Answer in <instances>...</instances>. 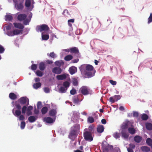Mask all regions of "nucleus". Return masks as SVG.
<instances>
[{
    "mask_svg": "<svg viewBox=\"0 0 152 152\" xmlns=\"http://www.w3.org/2000/svg\"><path fill=\"white\" fill-rule=\"evenodd\" d=\"M85 75L88 78H90L94 76L96 71L94 69L93 66L90 64H87L85 68Z\"/></svg>",
    "mask_w": 152,
    "mask_h": 152,
    "instance_id": "nucleus-1",
    "label": "nucleus"
},
{
    "mask_svg": "<svg viewBox=\"0 0 152 152\" xmlns=\"http://www.w3.org/2000/svg\"><path fill=\"white\" fill-rule=\"evenodd\" d=\"M90 89L87 86H83L79 90V92L84 95H86L90 94Z\"/></svg>",
    "mask_w": 152,
    "mask_h": 152,
    "instance_id": "nucleus-2",
    "label": "nucleus"
},
{
    "mask_svg": "<svg viewBox=\"0 0 152 152\" xmlns=\"http://www.w3.org/2000/svg\"><path fill=\"white\" fill-rule=\"evenodd\" d=\"M78 135L77 132L75 129H71L68 135V137L71 140H74Z\"/></svg>",
    "mask_w": 152,
    "mask_h": 152,
    "instance_id": "nucleus-3",
    "label": "nucleus"
},
{
    "mask_svg": "<svg viewBox=\"0 0 152 152\" xmlns=\"http://www.w3.org/2000/svg\"><path fill=\"white\" fill-rule=\"evenodd\" d=\"M92 134L87 131H85L83 133V137L85 140L89 142L92 141L93 139Z\"/></svg>",
    "mask_w": 152,
    "mask_h": 152,
    "instance_id": "nucleus-4",
    "label": "nucleus"
},
{
    "mask_svg": "<svg viewBox=\"0 0 152 152\" xmlns=\"http://www.w3.org/2000/svg\"><path fill=\"white\" fill-rule=\"evenodd\" d=\"M49 30V28L48 26L45 24L38 26L36 29L37 31H40V32H42L43 31H47Z\"/></svg>",
    "mask_w": 152,
    "mask_h": 152,
    "instance_id": "nucleus-5",
    "label": "nucleus"
},
{
    "mask_svg": "<svg viewBox=\"0 0 152 152\" xmlns=\"http://www.w3.org/2000/svg\"><path fill=\"white\" fill-rule=\"evenodd\" d=\"M22 30L15 29L12 31H9L7 32V34L9 36L12 37L15 35H17L20 33L22 34Z\"/></svg>",
    "mask_w": 152,
    "mask_h": 152,
    "instance_id": "nucleus-6",
    "label": "nucleus"
},
{
    "mask_svg": "<svg viewBox=\"0 0 152 152\" xmlns=\"http://www.w3.org/2000/svg\"><path fill=\"white\" fill-rule=\"evenodd\" d=\"M24 2L19 0V1H15V6L18 10H22L24 8L23 3Z\"/></svg>",
    "mask_w": 152,
    "mask_h": 152,
    "instance_id": "nucleus-7",
    "label": "nucleus"
},
{
    "mask_svg": "<svg viewBox=\"0 0 152 152\" xmlns=\"http://www.w3.org/2000/svg\"><path fill=\"white\" fill-rule=\"evenodd\" d=\"M83 97V95L81 94L74 96L73 98V102L74 103H78L79 102L82 101Z\"/></svg>",
    "mask_w": 152,
    "mask_h": 152,
    "instance_id": "nucleus-8",
    "label": "nucleus"
},
{
    "mask_svg": "<svg viewBox=\"0 0 152 152\" xmlns=\"http://www.w3.org/2000/svg\"><path fill=\"white\" fill-rule=\"evenodd\" d=\"M19 102L21 105H24L26 104V106L29 104L28 99L25 97L20 98L18 100Z\"/></svg>",
    "mask_w": 152,
    "mask_h": 152,
    "instance_id": "nucleus-9",
    "label": "nucleus"
},
{
    "mask_svg": "<svg viewBox=\"0 0 152 152\" xmlns=\"http://www.w3.org/2000/svg\"><path fill=\"white\" fill-rule=\"evenodd\" d=\"M70 52L72 53H74L76 55L77 58L80 56L79 50L77 48L74 47L70 48Z\"/></svg>",
    "mask_w": 152,
    "mask_h": 152,
    "instance_id": "nucleus-10",
    "label": "nucleus"
},
{
    "mask_svg": "<svg viewBox=\"0 0 152 152\" xmlns=\"http://www.w3.org/2000/svg\"><path fill=\"white\" fill-rule=\"evenodd\" d=\"M62 69L60 67H55L52 69V72L56 74H60L62 72Z\"/></svg>",
    "mask_w": 152,
    "mask_h": 152,
    "instance_id": "nucleus-11",
    "label": "nucleus"
},
{
    "mask_svg": "<svg viewBox=\"0 0 152 152\" xmlns=\"http://www.w3.org/2000/svg\"><path fill=\"white\" fill-rule=\"evenodd\" d=\"M68 75V74L66 73L58 75L56 76V78L58 80H62L66 79Z\"/></svg>",
    "mask_w": 152,
    "mask_h": 152,
    "instance_id": "nucleus-12",
    "label": "nucleus"
},
{
    "mask_svg": "<svg viewBox=\"0 0 152 152\" xmlns=\"http://www.w3.org/2000/svg\"><path fill=\"white\" fill-rule=\"evenodd\" d=\"M13 25L15 28L22 30L24 28L23 25L22 24L20 23H14Z\"/></svg>",
    "mask_w": 152,
    "mask_h": 152,
    "instance_id": "nucleus-13",
    "label": "nucleus"
},
{
    "mask_svg": "<svg viewBox=\"0 0 152 152\" xmlns=\"http://www.w3.org/2000/svg\"><path fill=\"white\" fill-rule=\"evenodd\" d=\"M27 17V15L24 14L19 15L17 17L18 20L20 21H23L25 20Z\"/></svg>",
    "mask_w": 152,
    "mask_h": 152,
    "instance_id": "nucleus-14",
    "label": "nucleus"
},
{
    "mask_svg": "<svg viewBox=\"0 0 152 152\" xmlns=\"http://www.w3.org/2000/svg\"><path fill=\"white\" fill-rule=\"evenodd\" d=\"M121 134L122 137L125 139H127L129 137V135L127 133L126 130H122Z\"/></svg>",
    "mask_w": 152,
    "mask_h": 152,
    "instance_id": "nucleus-15",
    "label": "nucleus"
},
{
    "mask_svg": "<svg viewBox=\"0 0 152 152\" xmlns=\"http://www.w3.org/2000/svg\"><path fill=\"white\" fill-rule=\"evenodd\" d=\"M84 131H87L88 132L91 133V134H93L94 133V127L91 126H89L88 127V129H84Z\"/></svg>",
    "mask_w": 152,
    "mask_h": 152,
    "instance_id": "nucleus-16",
    "label": "nucleus"
},
{
    "mask_svg": "<svg viewBox=\"0 0 152 152\" xmlns=\"http://www.w3.org/2000/svg\"><path fill=\"white\" fill-rule=\"evenodd\" d=\"M49 115L51 116H54L57 113L56 109H52L49 111Z\"/></svg>",
    "mask_w": 152,
    "mask_h": 152,
    "instance_id": "nucleus-17",
    "label": "nucleus"
},
{
    "mask_svg": "<svg viewBox=\"0 0 152 152\" xmlns=\"http://www.w3.org/2000/svg\"><path fill=\"white\" fill-rule=\"evenodd\" d=\"M44 121H45L46 123L51 124L53 123L54 122L53 119L50 117H47L45 118L44 119Z\"/></svg>",
    "mask_w": 152,
    "mask_h": 152,
    "instance_id": "nucleus-18",
    "label": "nucleus"
},
{
    "mask_svg": "<svg viewBox=\"0 0 152 152\" xmlns=\"http://www.w3.org/2000/svg\"><path fill=\"white\" fill-rule=\"evenodd\" d=\"M103 147L104 150L106 151H108L110 150H111L113 149V146L109 144H107V146L103 145Z\"/></svg>",
    "mask_w": 152,
    "mask_h": 152,
    "instance_id": "nucleus-19",
    "label": "nucleus"
},
{
    "mask_svg": "<svg viewBox=\"0 0 152 152\" xmlns=\"http://www.w3.org/2000/svg\"><path fill=\"white\" fill-rule=\"evenodd\" d=\"M104 128L102 125H99L97 128V132L99 133H102L104 130Z\"/></svg>",
    "mask_w": 152,
    "mask_h": 152,
    "instance_id": "nucleus-20",
    "label": "nucleus"
},
{
    "mask_svg": "<svg viewBox=\"0 0 152 152\" xmlns=\"http://www.w3.org/2000/svg\"><path fill=\"white\" fill-rule=\"evenodd\" d=\"M142 137L139 135L135 136L134 138V141L136 142L139 143L142 140Z\"/></svg>",
    "mask_w": 152,
    "mask_h": 152,
    "instance_id": "nucleus-21",
    "label": "nucleus"
},
{
    "mask_svg": "<svg viewBox=\"0 0 152 152\" xmlns=\"http://www.w3.org/2000/svg\"><path fill=\"white\" fill-rule=\"evenodd\" d=\"M76 68L75 67H71L69 68V72L70 74L72 75L75 73Z\"/></svg>",
    "mask_w": 152,
    "mask_h": 152,
    "instance_id": "nucleus-22",
    "label": "nucleus"
},
{
    "mask_svg": "<svg viewBox=\"0 0 152 152\" xmlns=\"http://www.w3.org/2000/svg\"><path fill=\"white\" fill-rule=\"evenodd\" d=\"M80 125L78 124H76L72 127L71 129H75L76 130V131L77 132V131H79L80 129Z\"/></svg>",
    "mask_w": 152,
    "mask_h": 152,
    "instance_id": "nucleus-23",
    "label": "nucleus"
},
{
    "mask_svg": "<svg viewBox=\"0 0 152 152\" xmlns=\"http://www.w3.org/2000/svg\"><path fill=\"white\" fill-rule=\"evenodd\" d=\"M10 98L12 100H15L17 98L16 95L13 93H11L9 95Z\"/></svg>",
    "mask_w": 152,
    "mask_h": 152,
    "instance_id": "nucleus-24",
    "label": "nucleus"
},
{
    "mask_svg": "<svg viewBox=\"0 0 152 152\" xmlns=\"http://www.w3.org/2000/svg\"><path fill=\"white\" fill-rule=\"evenodd\" d=\"M45 67V63L43 62H41L39 64V68L41 71L44 70Z\"/></svg>",
    "mask_w": 152,
    "mask_h": 152,
    "instance_id": "nucleus-25",
    "label": "nucleus"
},
{
    "mask_svg": "<svg viewBox=\"0 0 152 152\" xmlns=\"http://www.w3.org/2000/svg\"><path fill=\"white\" fill-rule=\"evenodd\" d=\"M141 149L143 151L145 152H148L150 151V148L147 146H142L141 147Z\"/></svg>",
    "mask_w": 152,
    "mask_h": 152,
    "instance_id": "nucleus-26",
    "label": "nucleus"
},
{
    "mask_svg": "<svg viewBox=\"0 0 152 152\" xmlns=\"http://www.w3.org/2000/svg\"><path fill=\"white\" fill-rule=\"evenodd\" d=\"M67 89L66 88H65L64 86H61L59 89L58 91L60 93H65Z\"/></svg>",
    "mask_w": 152,
    "mask_h": 152,
    "instance_id": "nucleus-27",
    "label": "nucleus"
},
{
    "mask_svg": "<svg viewBox=\"0 0 152 152\" xmlns=\"http://www.w3.org/2000/svg\"><path fill=\"white\" fill-rule=\"evenodd\" d=\"M37 118H36L34 116H29L28 118V121L31 122L32 123L34 122L37 119Z\"/></svg>",
    "mask_w": 152,
    "mask_h": 152,
    "instance_id": "nucleus-28",
    "label": "nucleus"
},
{
    "mask_svg": "<svg viewBox=\"0 0 152 152\" xmlns=\"http://www.w3.org/2000/svg\"><path fill=\"white\" fill-rule=\"evenodd\" d=\"M5 17L6 21H10L13 19L12 16L10 15H6Z\"/></svg>",
    "mask_w": 152,
    "mask_h": 152,
    "instance_id": "nucleus-29",
    "label": "nucleus"
},
{
    "mask_svg": "<svg viewBox=\"0 0 152 152\" xmlns=\"http://www.w3.org/2000/svg\"><path fill=\"white\" fill-rule=\"evenodd\" d=\"M146 127L149 130H152V124L151 123H147L146 124Z\"/></svg>",
    "mask_w": 152,
    "mask_h": 152,
    "instance_id": "nucleus-30",
    "label": "nucleus"
},
{
    "mask_svg": "<svg viewBox=\"0 0 152 152\" xmlns=\"http://www.w3.org/2000/svg\"><path fill=\"white\" fill-rule=\"evenodd\" d=\"M48 110V108L47 107H43L41 109V112L42 114L44 115L46 113Z\"/></svg>",
    "mask_w": 152,
    "mask_h": 152,
    "instance_id": "nucleus-31",
    "label": "nucleus"
},
{
    "mask_svg": "<svg viewBox=\"0 0 152 152\" xmlns=\"http://www.w3.org/2000/svg\"><path fill=\"white\" fill-rule=\"evenodd\" d=\"M13 113L15 115L18 116H20L21 114V112L20 110H16L15 111V113L13 112Z\"/></svg>",
    "mask_w": 152,
    "mask_h": 152,
    "instance_id": "nucleus-32",
    "label": "nucleus"
},
{
    "mask_svg": "<svg viewBox=\"0 0 152 152\" xmlns=\"http://www.w3.org/2000/svg\"><path fill=\"white\" fill-rule=\"evenodd\" d=\"M73 58V56L71 55H68L64 57V60L66 61H69L72 60Z\"/></svg>",
    "mask_w": 152,
    "mask_h": 152,
    "instance_id": "nucleus-33",
    "label": "nucleus"
},
{
    "mask_svg": "<svg viewBox=\"0 0 152 152\" xmlns=\"http://www.w3.org/2000/svg\"><path fill=\"white\" fill-rule=\"evenodd\" d=\"M41 86V83L40 82H37L34 83L33 85L35 89H37Z\"/></svg>",
    "mask_w": 152,
    "mask_h": 152,
    "instance_id": "nucleus-34",
    "label": "nucleus"
},
{
    "mask_svg": "<svg viewBox=\"0 0 152 152\" xmlns=\"http://www.w3.org/2000/svg\"><path fill=\"white\" fill-rule=\"evenodd\" d=\"M129 132L131 134H134L135 130L133 128L129 127L128 129Z\"/></svg>",
    "mask_w": 152,
    "mask_h": 152,
    "instance_id": "nucleus-35",
    "label": "nucleus"
},
{
    "mask_svg": "<svg viewBox=\"0 0 152 152\" xmlns=\"http://www.w3.org/2000/svg\"><path fill=\"white\" fill-rule=\"evenodd\" d=\"M146 142L147 144L150 146L152 144V140L150 138H148L147 139Z\"/></svg>",
    "mask_w": 152,
    "mask_h": 152,
    "instance_id": "nucleus-36",
    "label": "nucleus"
},
{
    "mask_svg": "<svg viewBox=\"0 0 152 152\" xmlns=\"http://www.w3.org/2000/svg\"><path fill=\"white\" fill-rule=\"evenodd\" d=\"M63 85L64 87L67 89L70 86V83L68 81H65L63 83Z\"/></svg>",
    "mask_w": 152,
    "mask_h": 152,
    "instance_id": "nucleus-37",
    "label": "nucleus"
},
{
    "mask_svg": "<svg viewBox=\"0 0 152 152\" xmlns=\"http://www.w3.org/2000/svg\"><path fill=\"white\" fill-rule=\"evenodd\" d=\"M49 35L47 34L42 35V38L43 40H46L48 39L49 38Z\"/></svg>",
    "mask_w": 152,
    "mask_h": 152,
    "instance_id": "nucleus-38",
    "label": "nucleus"
},
{
    "mask_svg": "<svg viewBox=\"0 0 152 152\" xmlns=\"http://www.w3.org/2000/svg\"><path fill=\"white\" fill-rule=\"evenodd\" d=\"M31 4V0H26L25 3V5L26 7L28 8L29 7H30Z\"/></svg>",
    "mask_w": 152,
    "mask_h": 152,
    "instance_id": "nucleus-39",
    "label": "nucleus"
},
{
    "mask_svg": "<svg viewBox=\"0 0 152 152\" xmlns=\"http://www.w3.org/2000/svg\"><path fill=\"white\" fill-rule=\"evenodd\" d=\"M75 19H70L68 20V26L71 27H72V25L71 23H73L74 22Z\"/></svg>",
    "mask_w": 152,
    "mask_h": 152,
    "instance_id": "nucleus-40",
    "label": "nucleus"
},
{
    "mask_svg": "<svg viewBox=\"0 0 152 152\" xmlns=\"http://www.w3.org/2000/svg\"><path fill=\"white\" fill-rule=\"evenodd\" d=\"M148 118V115L145 114H143L141 116V118L143 120H146Z\"/></svg>",
    "mask_w": 152,
    "mask_h": 152,
    "instance_id": "nucleus-41",
    "label": "nucleus"
},
{
    "mask_svg": "<svg viewBox=\"0 0 152 152\" xmlns=\"http://www.w3.org/2000/svg\"><path fill=\"white\" fill-rule=\"evenodd\" d=\"M87 121L88 122L90 123H91L94 122V120L93 117L89 116L88 118Z\"/></svg>",
    "mask_w": 152,
    "mask_h": 152,
    "instance_id": "nucleus-42",
    "label": "nucleus"
},
{
    "mask_svg": "<svg viewBox=\"0 0 152 152\" xmlns=\"http://www.w3.org/2000/svg\"><path fill=\"white\" fill-rule=\"evenodd\" d=\"M55 63L56 65L58 66V67H60L62 65L64 64V62H60L58 61H56Z\"/></svg>",
    "mask_w": 152,
    "mask_h": 152,
    "instance_id": "nucleus-43",
    "label": "nucleus"
},
{
    "mask_svg": "<svg viewBox=\"0 0 152 152\" xmlns=\"http://www.w3.org/2000/svg\"><path fill=\"white\" fill-rule=\"evenodd\" d=\"M128 125L127 123H125L123 124L121 127L122 130H126V129L128 128Z\"/></svg>",
    "mask_w": 152,
    "mask_h": 152,
    "instance_id": "nucleus-44",
    "label": "nucleus"
},
{
    "mask_svg": "<svg viewBox=\"0 0 152 152\" xmlns=\"http://www.w3.org/2000/svg\"><path fill=\"white\" fill-rule=\"evenodd\" d=\"M113 136L115 138L117 139L120 137L121 134L118 132H116L113 134Z\"/></svg>",
    "mask_w": 152,
    "mask_h": 152,
    "instance_id": "nucleus-45",
    "label": "nucleus"
},
{
    "mask_svg": "<svg viewBox=\"0 0 152 152\" xmlns=\"http://www.w3.org/2000/svg\"><path fill=\"white\" fill-rule=\"evenodd\" d=\"M36 75L39 77H42L43 75L42 73L39 70H37L36 72Z\"/></svg>",
    "mask_w": 152,
    "mask_h": 152,
    "instance_id": "nucleus-46",
    "label": "nucleus"
},
{
    "mask_svg": "<svg viewBox=\"0 0 152 152\" xmlns=\"http://www.w3.org/2000/svg\"><path fill=\"white\" fill-rule=\"evenodd\" d=\"M12 25L11 23H10L9 25L5 26L6 29L7 30H10L11 29Z\"/></svg>",
    "mask_w": 152,
    "mask_h": 152,
    "instance_id": "nucleus-47",
    "label": "nucleus"
},
{
    "mask_svg": "<svg viewBox=\"0 0 152 152\" xmlns=\"http://www.w3.org/2000/svg\"><path fill=\"white\" fill-rule=\"evenodd\" d=\"M23 23L24 25H28L30 21L28 19H26L23 20Z\"/></svg>",
    "mask_w": 152,
    "mask_h": 152,
    "instance_id": "nucleus-48",
    "label": "nucleus"
},
{
    "mask_svg": "<svg viewBox=\"0 0 152 152\" xmlns=\"http://www.w3.org/2000/svg\"><path fill=\"white\" fill-rule=\"evenodd\" d=\"M27 108V106H23L22 108V113L25 114L26 113Z\"/></svg>",
    "mask_w": 152,
    "mask_h": 152,
    "instance_id": "nucleus-49",
    "label": "nucleus"
},
{
    "mask_svg": "<svg viewBox=\"0 0 152 152\" xmlns=\"http://www.w3.org/2000/svg\"><path fill=\"white\" fill-rule=\"evenodd\" d=\"M148 23H150L152 22V13H151L149 17L148 18Z\"/></svg>",
    "mask_w": 152,
    "mask_h": 152,
    "instance_id": "nucleus-50",
    "label": "nucleus"
},
{
    "mask_svg": "<svg viewBox=\"0 0 152 152\" xmlns=\"http://www.w3.org/2000/svg\"><path fill=\"white\" fill-rule=\"evenodd\" d=\"M26 125V123L24 121H22L20 123V128L21 129H23Z\"/></svg>",
    "mask_w": 152,
    "mask_h": 152,
    "instance_id": "nucleus-51",
    "label": "nucleus"
},
{
    "mask_svg": "<svg viewBox=\"0 0 152 152\" xmlns=\"http://www.w3.org/2000/svg\"><path fill=\"white\" fill-rule=\"evenodd\" d=\"M37 68V66L35 64H32L31 66V69L33 70H36Z\"/></svg>",
    "mask_w": 152,
    "mask_h": 152,
    "instance_id": "nucleus-52",
    "label": "nucleus"
},
{
    "mask_svg": "<svg viewBox=\"0 0 152 152\" xmlns=\"http://www.w3.org/2000/svg\"><path fill=\"white\" fill-rule=\"evenodd\" d=\"M49 56L52 58H54L56 57V55L53 52L50 53L49 55Z\"/></svg>",
    "mask_w": 152,
    "mask_h": 152,
    "instance_id": "nucleus-53",
    "label": "nucleus"
},
{
    "mask_svg": "<svg viewBox=\"0 0 152 152\" xmlns=\"http://www.w3.org/2000/svg\"><path fill=\"white\" fill-rule=\"evenodd\" d=\"M70 93L72 95H75L76 93V90L74 88H72L70 91Z\"/></svg>",
    "mask_w": 152,
    "mask_h": 152,
    "instance_id": "nucleus-54",
    "label": "nucleus"
},
{
    "mask_svg": "<svg viewBox=\"0 0 152 152\" xmlns=\"http://www.w3.org/2000/svg\"><path fill=\"white\" fill-rule=\"evenodd\" d=\"M115 101H117L120 99L121 97L119 95H115L114 96Z\"/></svg>",
    "mask_w": 152,
    "mask_h": 152,
    "instance_id": "nucleus-55",
    "label": "nucleus"
},
{
    "mask_svg": "<svg viewBox=\"0 0 152 152\" xmlns=\"http://www.w3.org/2000/svg\"><path fill=\"white\" fill-rule=\"evenodd\" d=\"M78 84V82L77 80L76 79H75L73 80V85L74 86H77V85Z\"/></svg>",
    "mask_w": 152,
    "mask_h": 152,
    "instance_id": "nucleus-56",
    "label": "nucleus"
},
{
    "mask_svg": "<svg viewBox=\"0 0 152 152\" xmlns=\"http://www.w3.org/2000/svg\"><path fill=\"white\" fill-rule=\"evenodd\" d=\"M38 109H39L42 107V103L41 102H38L37 104Z\"/></svg>",
    "mask_w": 152,
    "mask_h": 152,
    "instance_id": "nucleus-57",
    "label": "nucleus"
},
{
    "mask_svg": "<svg viewBox=\"0 0 152 152\" xmlns=\"http://www.w3.org/2000/svg\"><path fill=\"white\" fill-rule=\"evenodd\" d=\"M5 50L4 48L0 45V53H3Z\"/></svg>",
    "mask_w": 152,
    "mask_h": 152,
    "instance_id": "nucleus-58",
    "label": "nucleus"
},
{
    "mask_svg": "<svg viewBox=\"0 0 152 152\" xmlns=\"http://www.w3.org/2000/svg\"><path fill=\"white\" fill-rule=\"evenodd\" d=\"M15 107L18 110H20L21 108V106L19 104H17L15 105Z\"/></svg>",
    "mask_w": 152,
    "mask_h": 152,
    "instance_id": "nucleus-59",
    "label": "nucleus"
},
{
    "mask_svg": "<svg viewBox=\"0 0 152 152\" xmlns=\"http://www.w3.org/2000/svg\"><path fill=\"white\" fill-rule=\"evenodd\" d=\"M109 101L110 102L112 103L114 102L115 101L114 98V97H110L109 98Z\"/></svg>",
    "mask_w": 152,
    "mask_h": 152,
    "instance_id": "nucleus-60",
    "label": "nucleus"
},
{
    "mask_svg": "<svg viewBox=\"0 0 152 152\" xmlns=\"http://www.w3.org/2000/svg\"><path fill=\"white\" fill-rule=\"evenodd\" d=\"M110 83L112 85H115L116 84V82L112 80H109Z\"/></svg>",
    "mask_w": 152,
    "mask_h": 152,
    "instance_id": "nucleus-61",
    "label": "nucleus"
},
{
    "mask_svg": "<svg viewBox=\"0 0 152 152\" xmlns=\"http://www.w3.org/2000/svg\"><path fill=\"white\" fill-rule=\"evenodd\" d=\"M45 92L46 93H49L50 92V90L49 88L48 87H45L44 88Z\"/></svg>",
    "mask_w": 152,
    "mask_h": 152,
    "instance_id": "nucleus-62",
    "label": "nucleus"
},
{
    "mask_svg": "<svg viewBox=\"0 0 152 152\" xmlns=\"http://www.w3.org/2000/svg\"><path fill=\"white\" fill-rule=\"evenodd\" d=\"M135 147V145L134 144L131 143L129 144V148H131V149H134Z\"/></svg>",
    "mask_w": 152,
    "mask_h": 152,
    "instance_id": "nucleus-63",
    "label": "nucleus"
},
{
    "mask_svg": "<svg viewBox=\"0 0 152 152\" xmlns=\"http://www.w3.org/2000/svg\"><path fill=\"white\" fill-rule=\"evenodd\" d=\"M19 119L20 120L23 121L24 119V116L22 115H20Z\"/></svg>",
    "mask_w": 152,
    "mask_h": 152,
    "instance_id": "nucleus-64",
    "label": "nucleus"
}]
</instances>
